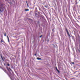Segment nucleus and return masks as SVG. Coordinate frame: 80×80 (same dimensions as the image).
Instances as JSON below:
<instances>
[{
  "instance_id": "15",
  "label": "nucleus",
  "mask_w": 80,
  "mask_h": 80,
  "mask_svg": "<svg viewBox=\"0 0 80 80\" xmlns=\"http://www.w3.org/2000/svg\"><path fill=\"white\" fill-rule=\"evenodd\" d=\"M8 42H10V40H9V38L8 39Z\"/></svg>"
},
{
  "instance_id": "12",
  "label": "nucleus",
  "mask_w": 80,
  "mask_h": 80,
  "mask_svg": "<svg viewBox=\"0 0 80 80\" xmlns=\"http://www.w3.org/2000/svg\"><path fill=\"white\" fill-rule=\"evenodd\" d=\"M4 36H5V37H6V33H4Z\"/></svg>"
},
{
  "instance_id": "9",
  "label": "nucleus",
  "mask_w": 80,
  "mask_h": 80,
  "mask_svg": "<svg viewBox=\"0 0 80 80\" xmlns=\"http://www.w3.org/2000/svg\"><path fill=\"white\" fill-rule=\"evenodd\" d=\"M35 16L36 17H37V13H36L35 14Z\"/></svg>"
},
{
  "instance_id": "20",
  "label": "nucleus",
  "mask_w": 80,
  "mask_h": 80,
  "mask_svg": "<svg viewBox=\"0 0 80 80\" xmlns=\"http://www.w3.org/2000/svg\"><path fill=\"white\" fill-rule=\"evenodd\" d=\"M4 65H5V64H4Z\"/></svg>"
},
{
  "instance_id": "3",
  "label": "nucleus",
  "mask_w": 80,
  "mask_h": 80,
  "mask_svg": "<svg viewBox=\"0 0 80 80\" xmlns=\"http://www.w3.org/2000/svg\"><path fill=\"white\" fill-rule=\"evenodd\" d=\"M56 70L59 73H60V71L58 70V69H57V67H55Z\"/></svg>"
},
{
  "instance_id": "13",
  "label": "nucleus",
  "mask_w": 80,
  "mask_h": 80,
  "mask_svg": "<svg viewBox=\"0 0 80 80\" xmlns=\"http://www.w3.org/2000/svg\"><path fill=\"white\" fill-rule=\"evenodd\" d=\"M42 37V35H41V36H40V37H39L40 38H41V37Z\"/></svg>"
},
{
  "instance_id": "5",
  "label": "nucleus",
  "mask_w": 80,
  "mask_h": 80,
  "mask_svg": "<svg viewBox=\"0 0 80 80\" xmlns=\"http://www.w3.org/2000/svg\"><path fill=\"white\" fill-rule=\"evenodd\" d=\"M1 57V58L2 59V60H3V57H2V55L0 54Z\"/></svg>"
},
{
  "instance_id": "7",
  "label": "nucleus",
  "mask_w": 80,
  "mask_h": 80,
  "mask_svg": "<svg viewBox=\"0 0 80 80\" xmlns=\"http://www.w3.org/2000/svg\"><path fill=\"white\" fill-rule=\"evenodd\" d=\"M37 60H42V58H37Z\"/></svg>"
},
{
  "instance_id": "10",
  "label": "nucleus",
  "mask_w": 80,
  "mask_h": 80,
  "mask_svg": "<svg viewBox=\"0 0 80 80\" xmlns=\"http://www.w3.org/2000/svg\"><path fill=\"white\" fill-rule=\"evenodd\" d=\"M26 3H27V5L28 6V7L29 6H28V3H27V2H26Z\"/></svg>"
},
{
  "instance_id": "16",
  "label": "nucleus",
  "mask_w": 80,
  "mask_h": 80,
  "mask_svg": "<svg viewBox=\"0 0 80 80\" xmlns=\"http://www.w3.org/2000/svg\"><path fill=\"white\" fill-rule=\"evenodd\" d=\"M7 69L8 70H9V69H8V68H7Z\"/></svg>"
},
{
  "instance_id": "2",
  "label": "nucleus",
  "mask_w": 80,
  "mask_h": 80,
  "mask_svg": "<svg viewBox=\"0 0 80 80\" xmlns=\"http://www.w3.org/2000/svg\"><path fill=\"white\" fill-rule=\"evenodd\" d=\"M65 30H66L67 33V34L68 35V36L69 37H71L70 36V34L69 33V32H68V29H67V28H65Z\"/></svg>"
},
{
  "instance_id": "21",
  "label": "nucleus",
  "mask_w": 80,
  "mask_h": 80,
  "mask_svg": "<svg viewBox=\"0 0 80 80\" xmlns=\"http://www.w3.org/2000/svg\"><path fill=\"white\" fill-rule=\"evenodd\" d=\"M79 52H80V50H79Z\"/></svg>"
},
{
  "instance_id": "17",
  "label": "nucleus",
  "mask_w": 80,
  "mask_h": 80,
  "mask_svg": "<svg viewBox=\"0 0 80 80\" xmlns=\"http://www.w3.org/2000/svg\"><path fill=\"white\" fill-rule=\"evenodd\" d=\"M7 38H8V39H9V38H8V36H7Z\"/></svg>"
},
{
  "instance_id": "8",
  "label": "nucleus",
  "mask_w": 80,
  "mask_h": 80,
  "mask_svg": "<svg viewBox=\"0 0 80 80\" xmlns=\"http://www.w3.org/2000/svg\"><path fill=\"white\" fill-rule=\"evenodd\" d=\"M25 11H26V12H27V11H29V9H25Z\"/></svg>"
},
{
  "instance_id": "1",
  "label": "nucleus",
  "mask_w": 80,
  "mask_h": 80,
  "mask_svg": "<svg viewBox=\"0 0 80 80\" xmlns=\"http://www.w3.org/2000/svg\"><path fill=\"white\" fill-rule=\"evenodd\" d=\"M3 11V5L2 4L0 3V13Z\"/></svg>"
},
{
  "instance_id": "11",
  "label": "nucleus",
  "mask_w": 80,
  "mask_h": 80,
  "mask_svg": "<svg viewBox=\"0 0 80 80\" xmlns=\"http://www.w3.org/2000/svg\"><path fill=\"white\" fill-rule=\"evenodd\" d=\"M71 63L72 64H73V65H74V64H75V63L74 62H72Z\"/></svg>"
},
{
  "instance_id": "19",
  "label": "nucleus",
  "mask_w": 80,
  "mask_h": 80,
  "mask_svg": "<svg viewBox=\"0 0 80 80\" xmlns=\"http://www.w3.org/2000/svg\"><path fill=\"white\" fill-rule=\"evenodd\" d=\"M10 70H11V71H12V69H10Z\"/></svg>"
},
{
  "instance_id": "6",
  "label": "nucleus",
  "mask_w": 80,
  "mask_h": 80,
  "mask_svg": "<svg viewBox=\"0 0 80 80\" xmlns=\"http://www.w3.org/2000/svg\"><path fill=\"white\" fill-rule=\"evenodd\" d=\"M3 70L4 72H5L6 73H7V70H5V69H4Z\"/></svg>"
},
{
  "instance_id": "18",
  "label": "nucleus",
  "mask_w": 80,
  "mask_h": 80,
  "mask_svg": "<svg viewBox=\"0 0 80 80\" xmlns=\"http://www.w3.org/2000/svg\"><path fill=\"white\" fill-rule=\"evenodd\" d=\"M35 56H36V55H37V54L36 53L35 54Z\"/></svg>"
},
{
  "instance_id": "14",
  "label": "nucleus",
  "mask_w": 80,
  "mask_h": 80,
  "mask_svg": "<svg viewBox=\"0 0 80 80\" xmlns=\"http://www.w3.org/2000/svg\"><path fill=\"white\" fill-rule=\"evenodd\" d=\"M8 66H10V64H8Z\"/></svg>"
},
{
  "instance_id": "4",
  "label": "nucleus",
  "mask_w": 80,
  "mask_h": 80,
  "mask_svg": "<svg viewBox=\"0 0 80 80\" xmlns=\"http://www.w3.org/2000/svg\"><path fill=\"white\" fill-rule=\"evenodd\" d=\"M1 42H3V43H5V42L3 40V39H2V38L1 39Z\"/></svg>"
}]
</instances>
